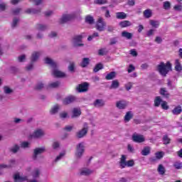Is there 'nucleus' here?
Listing matches in <instances>:
<instances>
[{"mask_svg": "<svg viewBox=\"0 0 182 182\" xmlns=\"http://www.w3.org/2000/svg\"><path fill=\"white\" fill-rule=\"evenodd\" d=\"M18 60L20 63L25 62V60H26V55L25 54L19 55L18 57Z\"/></svg>", "mask_w": 182, "mask_h": 182, "instance_id": "bf43d9fd", "label": "nucleus"}, {"mask_svg": "<svg viewBox=\"0 0 182 182\" xmlns=\"http://www.w3.org/2000/svg\"><path fill=\"white\" fill-rule=\"evenodd\" d=\"M82 39H83L82 35L75 36L73 38L72 43L74 48H79L80 46H85V44L82 43Z\"/></svg>", "mask_w": 182, "mask_h": 182, "instance_id": "39448f33", "label": "nucleus"}, {"mask_svg": "<svg viewBox=\"0 0 182 182\" xmlns=\"http://www.w3.org/2000/svg\"><path fill=\"white\" fill-rule=\"evenodd\" d=\"M94 4L97 5H105L107 4V0H95Z\"/></svg>", "mask_w": 182, "mask_h": 182, "instance_id": "09e8293b", "label": "nucleus"}, {"mask_svg": "<svg viewBox=\"0 0 182 182\" xmlns=\"http://www.w3.org/2000/svg\"><path fill=\"white\" fill-rule=\"evenodd\" d=\"M132 87H133V83H132L131 82L125 85V88L127 91L130 90V89H132Z\"/></svg>", "mask_w": 182, "mask_h": 182, "instance_id": "774afa93", "label": "nucleus"}, {"mask_svg": "<svg viewBox=\"0 0 182 182\" xmlns=\"http://www.w3.org/2000/svg\"><path fill=\"white\" fill-rule=\"evenodd\" d=\"M162 141L164 142V144H170V141H171V139L168 137V135L166 134L164 135L163 138H162Z\"/></svg>", "mask_w": 182, "mask_h": 182, "instance_id": "a19ab883", "label": "nucleus"}, {"mask_svg": "<svg viewBox=\"0 0 182 182\" xmlns=\"http://www.w3.org/2000/svg\"><path fill=\"white\" fill-rule=\"evenodd\" d=\"M44 136L45 131L42 129H37L30 135V139H42Z\"/></svg>", "mask_w": 182, "mask_h": 182, "instance_id": "423d86ee", "label": "nucleus"}, {"mask_svg": "<svg viewBox=\"0 0 182 182\" xmlns=\"http://www.w3.org/2000/svg\"><path fill=\"white\" fill-rule=\"evenodd\" d=\"M161 103H163V100H161V97L160 96L156 97L154 100V107H159Z\"/></svg>", "mask_w": 182, "mask_h": 182, "instance_id": "f704fd0d", "label": "nucleus"}, {"mask_svg": "<svg viewBox=\"0 0 182 182\" xmlns=\"http://www.w3.org/2000/svg\"><path fill=\"white\" fill-rule=\"evenodd\" d=\"M133 119V112L132 111L127 112L124 117V121L125 123H129L130 120Z\"/></svg>", "mask_w": 182, "mask_h": 182, "instance_id": "6ab92c4d", "label": "nucleus"}, {"mask_svg": "<svg viewBox=\"0 0 182 182\" xmlns=\"http://www.w3.org/2000/svg\"><path fill=\"white\" fill-rule=\"evenodd\" d=\"M72 113L73 114L71 116V118L75 119L76 117H79V116L82 114V111L80 110V108H73Z\"/></svg>", "mask_w": 182, "mask_h": 182, "instance_id": "dca6fc26", "label": "nucleus"}, {"mask_svg": "<svg viewBox=\"0 0 182 182\" xmlns=\"http://www.w3.org/2000/svg\"><path fill=\"white\" fill-rule=\"evenodd\" d=\"M175 70H176V72H181L182 70V66L179 59L175 60Z\"/></svg>", "mask_w": 182, "mask_h": 182, "instance_id": "bb28decb", "label": "nucleus"}, {"mask_svg": "<svg viewBox=\"0 0 182 182\" xmlns=\"http://www.w3.org/2000/svg\"><path fill=\"white\" fill-rule=\"evenodd\" d=\"M76 19V13L63 14L59 21L60 23H68V22H73Z\"/></svg>", "mask_w": 182, "mask_h": 182, "instance_id": "f03ea898", "label": "nucleus"}, {"mask_svg": "<svg viewBox=\"0 0 182 182\" xmlns=\"http://www.w3.org/2000/svg\"><path fill=\"white\" fill-rule=\"evenodd\" d=\"M65 156V152H62L59 154V156H58L55 159V163L59 161V160H60L63 157Z\"/></svg>", "mask_w": 182, "mask_h": 182, "instance_id": "338daca9", "label": "nucleus"}, {"mask_svg": "<svg viewBox=\"0 0 182 182\" xmlns=\"http://www.w3.org/2000/svg\"><path fill=\"white\" fill-rule=\"evenodd\" d=\"M59 86H60V82L59 81H55L48 84L49 89H57Z\"/></svg>", "mask_w": 182, "mask_h": 182, "instance_id": "c85d7f7f", "label": "nucleus"}, {"mask_svg": "<svg viewBox=\"0 0 182 182\" xmlns=\"http://www.w3.org/2000/svg\"><path fill=\"white\" fill-rule=\"evenodd\" d=\"M126 166L127 167H133V166H134V160L131 159V160L127 161Z\"/></svg>", "mask_w": 182, "mask_h": 182, "instance_id": "0e129e2a", "label": "nucleus"}, {"mask_svg": "<svg viewBox=\"0 0 182 182\" xmlns=\"http://www.w3.org/2000/svg\"><path fill=\"white\" fill-rule=\"evenodd\" d=\"M48 25H46V24L40 23V24L37 25L38 31H46V29H48Z\"/></svg>", "mask_w": 182, "mask_h": 182, "instance_id": "ea45409f", "label": "nucleus"}, {"mask_svg": "<svg viewBox=\"0 0 182 182\" xmlns=\"http://www.w3.org/2000/svg\"><path fill=\"white\" fill-rule=\"evenodd\" d=\"M14 181H25L27 180V177L26 176H21V175H19V173H16L14 176Z\"/></svg>", "mask_w": 182, "mask_h": 182, "instance_id": "b1692460", "label": "nucleus"}, {"mask_svg": "<svg viewBox=\"0 0 182 182\" xmlns=\"http://www.w3.org/2000/svg\"><path fill=\"white\" fill-rule=\"evenodd\" d=\"M174 11H176L177 12H181L182 11V6L181 5H175L173 6Z\"/></svg>", "mask_w": 182, "mask_h": 182, "instance_id": "69168bd1", "label": "nucleus"}, {"mask_svg": "<svg viewBox=\"0 0 182 182\" xmlns=\"http://www.w3.org/2000/svg\"><path fill=\"white\" fill-rule=\"evenodd\" d=\"M3 90L5 95H11V93H14V90L11 89V87L7 85H5L3 87Z\"/></svg>", "mask_w": 182, "mask_h": 182, "instance_id": "58836bf2", "label": "nucleus"}, {"mask_svg": "<svg viewBox=\"0 0 182 182\" xmlns=\"http://www.w3.org/2000/svg\"><path fill=\"white\" fill-rule=\"evenodd\" d=\"M173 166L176 169V170H181L182 168V163L180 161H176L173 163Z\"/></svg>", "mask_w": 182, "mask_h": 182, "instance_id": "49530a36", "label": "nucleus"}, {"mask_svg": "<svg viewBox=\"0 0 182 182\" xmlns=\"http://www.w3.org/2000/svg\"><path fill=\"white\" fill-rule=\"evenodd\" d=\"M87 132H89V124L87 122H85L82 129L76 132L75 137L77 139H83L87 135Z\"/></svg>", "mask_w": 182, "mask_h": 182, "instance_id": "7ed1b4c3", "label": "nucleus"}, {"mask_svg": "<svg viewBox=\"0 0 182 182\" xmlns=\"http://www.w3.org/2000/svg\"><path fill=\"white\" fill-rule=\"evenodd\" d=\"M161 107L164 110H168L169 107L168 105H167V102L163 101L162 103L161 104Z\"/></svg>", "mask_w": 182, "mask_h": 182, "instance_id": "864d4df0", "label": "nucleus"}, {"mask_svg": "<svg viewBox=\"0 0 182 182\" xmlns=\"http://www.w3.org/2000/svg\"><path fill=\"white\" fill-rule=\"evenodd\" d=\"M155 156L158 160H160L164 157V152L163 151H158L155 154Z\"/></svg>", "mask_w": 182, "mask_h": 182, "instance_id": "de8ad7c7", "label": "nucleus"}, {"mask_svg": "<svg viewBox=\"0 0 182 182\" xmlns=\"http://www.w3.org/2000/svg\"><path fill=\"white\" fill-rule=\"evenodd\" d=\"M143 15L144 18L149 19V18H151L153 15V11H151V9H148L144 11Z\"/></svg>", "mask_w": 182, "mask_h": 182, "instance_id": "cd10ccee", "label": "nucleus"}, {"mask_svg": "<svg viewBox=\"0 0 182 182\" xmlns=\"http://www.w3.org/2000/svg\"><path fill=\"white\" fill-rule=\"evenodd\" d=\"M92 173H93V171L89 168H82L80 170L79 174L80 176H90Z\"/></svg>", "mask_w": 182, "mask_h": 182, "instance_id": "4be33fe9", "label": "nucleus"}, {"mask_svg": "<svg viewBox=\"0 0 182 182\" xmlns=\"http://www.w3.org/2000/svg\"><path fill=\"white\" fill-rule=\"evenodd\" d=\"M154 32H156V29H153V28L150 29L146 32V36H148V38H150L151 36H154Z\"/></svg>", "mask_w": 182, "mask_h": 182, "instance_id": "6e6d98bb", "label": "nucleus"}, {"mask_svg": "<svg viewBox=\"0 0 182 182\" xmlns=\"http://www.w3.org/2000/svg\"><path fill=\"white\" fill-rule=\"evenodd\" d=\"M41 55H42V52L41 51H33L31 56V63H35L36 62H38V59H39V57Z\"/></svg>", "mask_w": 182, "mask_h": 182, "instance_id": "9b49d317", "label": "nucleus"}, {"mask_svg": "<svg viewBox=\"0 0 182 182\" xmlns=\"http://www.w3.org/2000/svg\"><path fill=\"white\" fill-rule=\"evenodd\" d=\"M46 150V149L45 148V146L40 147V148H36L33 150V159L36 160L38 159V156H39V154H42L45 153Z\"/></svg>", "mask_w": 182, "mask_h": 182, "instance_id": "1a4fd4ad", "label": "nucleus"}, {"mask_svg": "<svg viewBox=\"0 0 182 182\" xmlns=\"http://www.w3.org/2000/svg\"><path fill=\"white\" fill-rule=\"evenodd\" d=\"M75 63H71L68 66V70L71 73H75Z\"/></svg>", "mask_w": 182, "mask_h": 182, "instance_id": "3c124183", "label": "nucleus"}, {"mask_svg": "<svg viewBox=\"0 0 182 182\" xmlns=\"http://www.w3.org/2000/svg\"><path fill=\"white\" fill-rule=\"evenodd\" d=\"M171 112L175 116H178V114H181L182 112L181 105L175 107Z\"/></svg>", "mask_w": 182, "mask_h": 182, "instance_id": "5701e85b", "label": "nucleus"}, {"mask_svg": "<svg viewBox=\"0 0 182 182\" xmlns=\"http://www.w3.org/2000/svg\"><path fill=\"white\" fill-rule=\"evenodd\" d=\"M76 90L78 93H85L89 90V84L87 82H84L76 87Z\"/></svg>", "mask_w": 182, "mask_h": 182, "instance_id": "0eeeda50", "label": "nucleus"}, {"mask_svg": "<svg viewBox=\"0 0 182 182\" xmlns=\"http://www.w3.org/2000/svg\"><path fill=\"white\" fill-rule=\"evenodd\" d=\"M45 63L46 65H49L50 66H51V68H53V69H55V68H58V64L56 63V62H54L52 58H49V57H46L45 59Z\"/></svg>", "mask_w": 182, "mask_h": 182, "instance_id": "4468645a", "label": "nucleus"}, {"mask_svg": "<svg viewBox=\"0 0 182 182\" xmlns=\"http://www.w3.org/2000/svg\"><path fill=\"white\" fill-rule=\"evenodd\" d=\"M132 140L134 143H144V141H146V139L144 138V136L141 134H139L136 132L132 134Z\"/></svg>", "mask_w": 182, "mask_h": 182, "instance_id": "6e6552de", "label": "nucleus"}, {"mask_svg": "<svg viewBox=\"0 0 182 182\" xmlns=\"http://www.w3.org/2000/svg\"><path fill=\"white\" fill-rule=\"evenodd\" d=\"M127 161H126V156L122 155L119 161V166L121 168H124L126 167Z\"/></svg>", "mask_w": 182, "mask_h": 182, "instance_id": "2f4dec72", "label": "nucleus"}, {"mask_svg": "<svg viewBox=\"0 0 182 182\" xmlns=\"http://www.w3.org/2000/svg\"><path fill=\"white\" fill-rule=\"evenodd\" d=\"M33 178H39V176H41V171L39 169H35L32 173Z\"/></svg>", "mask_w": 182, "mask_h": 182, "instance_id": "37998d69", "label": "nucleus"}, {"mask_svg": "<svg viewBox=\"0 0 182 182\" xmlns=\"http://www.w3.org/2000/svg\"><path fill=\"white\" fill-rule=\"evenodd\" d=\"M99 36V33L97 32H95L92 35L90 36L88 38H87V41L89 42H90V41H92L93 40V38H97Z\"/></svg>", "mask_w": 182, "mask_h": 182, "instance_id": "4d7b16f0", "label": "nucleus"}, {"mask_svg": "<svg viewBox=\"0 0 182 182\" xmlns=\"http://www.w3.org/2000/svg\"><path fill=\"white\" fill-rule=\"evenodd\" d=\"M105 105V101L100 99H97L95 100V102H93V106L95 107H103Z\"/></svg>", "mask_w": 182, "mask_h": 182, "instance_id": "aec40b11", "label": "nucleus"}, {"mask_svg": "<svg viewBox=\"0 0 182 182\" xmlns=\"http://www.w3.org/2000/svg\"><path fill=\"white\" fill-rule=\"evenodd\" d=\"M43 14H44V16H46V18H49L50 16H52V15H53V11L48 10V11H45Z\"/></svg>", "mask_w": 182, "mask_h": 182, "instance_id": "5fc2aeb1", "label": "nucleus"}, {"mask_svg": "<svg viewBox=\"0 0 182 182\" xmlns=\"http://www.w3.org/2000/svg\"><path fill=\"white\" fill-rule=\"evenodd\" d=\"M150 150H151L150 146H146L141 151V154L142 156H149V154H150Z\"/></svg>", "mask_w": 182, "mask_h": 182, "instance_id": "e433bc0d", "label": "nucleus"}, {"mask_svg": "<svg viewBox=\"0 0 182 182\" xmlns=\"http://www.w3.org/2000/svg\"><path fill=\"white\" fill-rule=\"evenodd\" d=\"M122 38H126L127 39H132V38H133V34L132 33L124 31L122 33Z\"/></svg>", "mask_w": 182, "mask_h": 182, "instance_id": "c9c22d12", "label": "nucleus"}, {"mask_svg": "<svg viewBox=\"0 0 182 182\" xmlns=\"http://www.w3.org/2000/svg\"><path fill=\"white\" fill-rule=\"evenodd\" d=\"M157 171L161 176H164L166 173V168H164L163 164H159L157 168Z\"/></svg>", "mask_w": 182, "mask_h": 182, "instance_id": "7c9ffc66", "label": "nucleus"}, {"mask_svg": "<svg viewBox=\"0 0 182 182\" xmlns=\"http://www.w3.org/2000/svg\"><path fill=\"white\" fill-rule=\"evenodd\" d=\"M98 55L100 56H105V55H107V51L106 48H101L98 50Z\"/></svg>", "mask_w": 182, "mask_h": 182, "instance_id": "8fccbe9b", "label": "nucleus"}, {"mask_svg": "<svg viewBox=\"0 0 182 182\" xmlns=\"http://www.w3.org/2000/svg\"><path fill=\"white\" fill-rule=\"evenodd\" d=\"M60 119H66L68 117V112H62L59 114Z\"/></svg>", "mask_w": 182, "mask_h": 182, "instance_id": "680f3d73", "label": "nucleus"}, {"mask_svg": "<svg viewBox=\"0 0 182 182\" xmlns=\"http://www.w3.org/2000/svg\"><path fill=\"white\" fill-rule=\"evenodd\" d=\"M159 94L166 99H168V97H170V93L167 91L166 87H161L159 90Z\"/></svg>", "mask_w": 182, "mask_h": 182, "instance_id": "a211bd4d", "label": "nucleus"}, {"mask_svg": "<svg viewBox=\"0 0 182 182\" xmlns=\"http://www.w3.org/2000/svg\"><path fill=\"white\" fill-rule=\"evenodd\" d=\"M21 150V146L18 144L14 145L11 148H10L9 151L11 153H13L14 154H16V153Z\"/></svg>", "mask_w": 182, "mask_h": 182, "instance_id": "c756f323", "label": "nucleus"}, {"mask_svg": "<svg viewBox=\"0 0 182 182\" xmlns=\"http://www.w3.org/2000/svg\"><path fill=\"white\" fill-rule=\"evenodd\" d=\"M59 110H60V105L56 104L51 107L50 114H57V113H59Z\"/></svg>", "mask_w": 182, "mask_h": 182, "instance_id": "f3484780", "label": "nucleus"}, {"mask_svg": "<svg viewBox=\"0 0 182 182\" xmlns=\"http://www.w3.org/2000/svg\"><path fill=\"white\" fill-rule=\"evenodd\" d=\"M43 87H45V84L42 82H40L36 85L35 90H42Z\"/></svg>", "mask_w": 182, "mask_h": 182, "instance_id": "c03bdc74", "label": "nucleus"}, {"mask_svg": "<svg viewBox=\"0 0 182 182\" xmlns=\"http://www.w3.org/2000/svg\"><path fill=\"white\" fill-rule=\"evenodd\" d=\"M6 3H1L0 4V12H4V11H6Z\"/></svg>", "mask_w": 182, "mask_h": 182, "instance_id": "052dcab7", "label": "nucleus"}, {"mask_svg": "<svg viewBox=\"0 0 182 182\" xmlns=\"http://www.w3.org/2000/svg\"><path fill=\"white\" fill-rule=\"evenodd\" d=\"M104 66L102 64V63H99L98 64H97L94 69H93V72H95V73H97V72H99V70H102V69H103Z\"/></svg>", "mask_w": 182, "mask_h": 182, "instance_id": "4c0bfd02", "label": "nucleus"}, {"mask_svg": "<svg viewBox=\"0 0 182 182\" xmlns=\"http://www.w3.org/2000/svg\"><path fill=\"white\" fill-rule=\"evenodd\" d=\"M85 153V142H80L76 145V151L75 156L76 159H82Z\"/></svg>", "mask_w": 182, "mask_h": 182, "instance_id": "20e7f679", "label": "nucleus"}, {"mask_svg": "<svg viewBox=\"0 0 182 182\" xmlns=\"http://www.w3.org/2000/svg\"><path fill=\"white\" fill-rule=\"evenodd\" d=\"M157 70L160 75H161V76L166 77L168 72L172 70L171 63L169 61H168L166 63H164V62L160 63L157 66Z\"/></svg>", "mask_w": 182, "mask_h": 182, "instance_id": "f257e3e1", "label": "nucleus"}, {"mask_svg": "<svg viewBox=\"0 0 182 182\" xmlns=\"http://www.w3.org/2000/svg\"><path fill=\"white\" fill-rule=\"evenodd\" d=\"M42 12V9L41 8H37V9H27L26 10V14H28L30 15H39Z\"/></svg>", "mask_w": 182, "mask_h": 182, "instance_id": "f8f14e48", "label": "nucleus"}, {"mask_svg": "<svg viewBox=\"0 0 182 182\" xmlns=\"http://www.w3.org/2000/svg\"><path fill=\"white\" fill-rule=\"evenodd\" d=\"M116 72L112 71L105 76L106 80H113L116 77Z\"/></svg>", "mask_w": 182, "mask_h": 182, "instance_id": "a878e982", "label": "nucleus"}, {"mask_svg": "<svg viewBox=\"0 0 182 182\" xmlns=\"http://www.w3.org/2000/svg\"><path fill=\"white\" fill-rule=\"evenodd\" d=\"M29 146H31V143H29L28 141H23L21 144V147L22 149H29Z\"/></svg>", "mask_w": 182, "mask_h": 182, "instance_id": "603ef678", "label": "nucleus"}, {"mask_svg": "<svg viewBox=\"0 0 182 182\" xmlns=\"http://www.w3.org/2000/svg\"><path fill=\"white\" fill-rule=\"evenodd\" d=\"M117 19H126L127 18V14L124 12H117L116 13Z\"/></svg>", "mask_w": 182, "mask_h": 182, "instance_id": "72a5a7b5", "label": "nucleus"}, {"mask_svg": "<svg viewBox=\"0 0 182 182\" xmlns=\"http://www.w3.org/2000/svg\"><path fill=\"white\" fill-rule=\"evenodd\" d=\"M89 63H90V59L89 58H84L80 63V66L81 68H87Z\"/></svg>", "mask_w": 182, "mask_h": 182, "instance_id": "393cba45", "label": "nucleus"}, {"mask_svg": "<svg viewBox=\"0 0 182 182\" xmlns=\"http://www.w3.org/2000/svg\"><path fill=\"white\" fill-rule=\"evenodd\" d=\"M116 107L117 109H119L120 110L123 109H126L127 107V102L126 101H117L116 103Z\"/></svg>", "mask_w": 182, "mask_h": 182, "instance_id": "2eb2a0df", "label": "nucleus"}, {"mask_svg": "<svg viewBox=\"0 0 182 182\" xmlns=\"http://www.w3.org/2000/svg\"><path fill=\"white\" fill-rule=\"evenodd\" d=\"M85 22L87 23H95V18H93V16H92L91 15H87L85 17Z\"/></svg>", "mask_w": 182, "mask_h": 182, "instance_id": "79ce46f5", "label": "nucleus"}, {"mask_svg": "<svg viewBox=\"0 0 182 182\" xmlns=\"http://www.w3.org/2000/svg\"><path fill=\"white\" fill-rule=\"evenodd\" d=\"M120 87V82H119V80H114L112 81V83L109 86V89H119Z\"/></svg>", "mask_w": 182, "mask_h": 182, "instance_id": "412c9836", "label": "nucleus"}, {"mask_svg": "<svg viewBox=\"0 0 182 182\" xmlns=\"http://www.w3.org/2000/svg\"><path fill=\"white\" fill-rule=\"evenodd\" d=\"M75 100H76V97L73 95H70L63 100V105H64L65 106H68V105L73 103Z\"/></svg>", "mask_w": 182, "mask_h": 182, "instance_id": "9d476101", "label": "nucleus"}, {"mask_svg": "<svg viewBox=\"0 0 182 182\" xmlns=\"http://www.w3.org/2000/svg\"><path fill=\"white\" fill-rule=\"evenodd\" d=\"M97 31L102 32L106 29V24L105 23H97L95 26Z\"/></svg>", "mask_w": 182, "mask_h": 182, "instance_id": "473e14b6", "label": "nucleus"}, {"mask_svg": "<svg viewBox=\"0 0 182 182\" xmlns=\"http://www.w3.org/2000/svg\"><path fill=\"white\" fill-rule=\"evenodd\" d=\"M53 75L55 77H66V74L59 70L57 68H53Z\"/></svg>", "mask_w": 182, "mask_h": 182, "instance_id": "ddd939ff", "label": "nucleus"}, {"mask_svg": "<svg viewBox=\"0 0 182 182\" xmlns=\"http://www.w3.org/2000/svg\"><path fill=\"white\" fill-rule=\"evenodd\" d=\"M163 8L164 9L168 11V9L171 8V3H170V1H168L164 2Z\"/></svg>", "mask_w": 182, "mask_h": 182, "instance_id": "a18cd8bd", "label": "nucleus"}, {"mask_svg": "<svg viewBox=\"0 0 182 182\" xmlns=\"http://www.w3.org/2000/svg\"><path fill=\"white\" fill-rule=\"evenodd\" d=\"M12 167V164H10L9 165H6V164H0V170H2V168H11Z\"/></svg>", "mask_w": 182, "mask_h": 182, "instance_id": "e2e57ef3", "label": "nucleus"}, {"mask_svg": "<svg viewBox=\"0 0 182 182\" xmlns=\"http://www.w3.org/2000/svg\"><path fill=\"white\" fill-rule=\"evenodd\" d=\"M134 70H136V67H134V65H133V64H130L127 69L128 73H132V72H134Z\"/></svg>", "mask_w": 182, "mask_h": 182, "instance_id": "13d9d810", "label": "nucleus"}]
</instances>
